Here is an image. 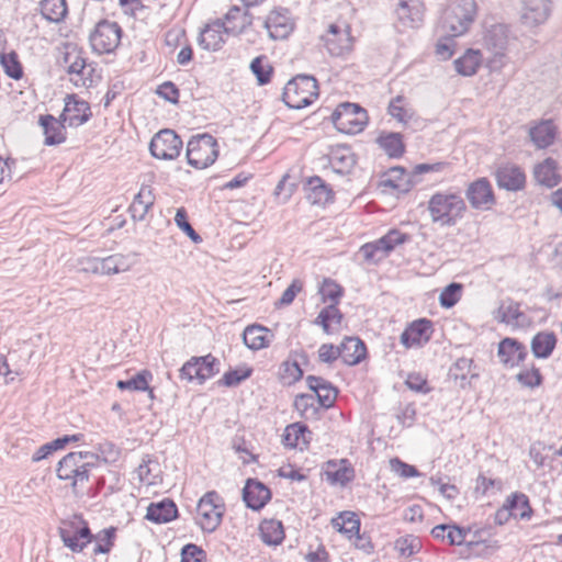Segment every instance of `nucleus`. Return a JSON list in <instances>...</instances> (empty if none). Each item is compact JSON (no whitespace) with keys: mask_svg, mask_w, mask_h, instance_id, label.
<instances>
[{"mask_svg":"<svg viewBox=\"0 0 562 562\" xmlns=\"http://www.w3.org/2000/svg\"><path fill=\"white\" fill-rule=\"evenodd\" d=\"M408 236L397 229H391L375 241L360 248V254L369 262H378L385 258L397 245L405 243Z\"/></svg>","mask_w":562,"mask_h":562,"instance_id":"11","label":"nucleus"},{"mask_svg":"<svg viewBox=\"0 0 562 562\" xmlns=\"http://www.w3.org/2000/svg\"><path fill=\"white\" fill-rule=\"evenodd\" d=\"M476 14L474 0H460L449 4L442 12L438 33L442 36L458 37L468 32Z\"/></svg>","mask_w":562,"mask_h":562,"instance_id":"2","label":"nucleus"},{"mask_svg":"<svg viewBox=\"0 0 562 562\" xmlns=\"http://www.w3.org/2000/svg\"><path fill=\"white\" fill-rule=\"evenodd\" d=\"M91 116L90 105L75 95H67L65 108L60 119L67 122L69 126H80L89 121Z\"/></svg>","mask_w":562,"mask_h":562,"instance_id":"20","label":"nucleus"},{"mask_svg":"<svg viewBox=\"0 0 562 562\" xmlns=\"http://www.w3.org/2000/svg\"><path fill=\"white\" fill-rule=\"evenodd\" d=\"M428 211L434 223L450 227L463 217L467 205L460 194L445 191L437 192L429 199Z\"/></svg>","mask_w":562,"mask_h":562,"instance_id":"3","label":"nucleus"},{"mask_svg":"<svg viewBox=\"0 0 562 562\" xmlns=\"http://www.w3.org/2000/svg\"><path fill=\"white\" fill-rule=\"evenodd\" d=\"M64 67L70 76V81L79 88L91 87L98 78L93 65L87 63L83 53L76 46L66 48Z\"/></svg>","mask_w":562,"mask_h":562,"instance_id":"7","label":"nucleus"},{"mask_svg":"<svg viewBox=\"0 0 562 562\" xmlns=\"http://www.w3.org/2000/svg\"><path fill=\"white\" fill-rule=\"evenodd\" d=\"M265 26L273 40H284L293 31L294 23L288 10H273L267 16Z\"/></svg>","mask_w":562,"mask_h":562,"instance_id":"23","label":"nucleus"},{"mask_svg":"<svg viewBox=\"0 0 562 562\" xmlns=\"http://www.w3.org/2000/svg\"><path fill=\"white\" fill-rule=\"evenodd\" d=\"M64 120H58L50 114L42 115L40 124L45 135V145H59L66 140V127Z\"/></svg>","mask_w":562,"mask_h":562,"instance_id":"28","label":"nucleus"},{"mask_svg":"<svg viewBox=\"0 0 562 562\" xmlns=\"http://www.w3.org/2000/svg\"><path fill=\"white\" fill-rule=\"evenodd\" d=\"M341 319L342 314L337 304H329L319 312L315 323L321 325L326 333H331L340 326Z\"/></svg>","mask_w":562,"mask_h":562,"instance_id":"41","label":"nucleus"},{"mask_svg":"<svg viewBox=\"0 0 562 562\" xmlns=\"http://www.w3.org/2000/svg\"><path fill=\"white\" fill-rule=\"evenodd\" d=\"M467 199L473 209H491L495 203V198L490 181L481 178L472 182L467 190Z\"/></svg>","mask_w":562,"mask_h":562,"instance_id":"18","label":"nucleus"},{"mask_svg":"<svg viewBox=\"0 0 562 562\" xmlns=\"http://www.w3.org/2000/svg\"><path fill=\"white\" fill-rule=\"evenodd\" d=\"M325 480L331 485L345 486L355 477V470L347 459H341L339 462L329 460L324 468Z\"/></svg>","mask_w":562,"mask_h":562,"instance_id":"25","label":"nucleus"},{"mask_svg":"<svg viewBox=\"0 0 562 562\" xmlns=\"http://www.w3.org/2000/svg\"><path fill=\"white\" fill-rule=\"evenodd\" d=\"M121 26L116 22L100 21L90 33V45L98 54L112 53L121 42Z\"/></svg>","mask_w":562,"mask_h":562,"instance_id":"10","label":"nucleus"},{"mask_svg":"<svg viewBox=\"0 0 562 562\" xmlns=\"http://www.w3.org/2000/svg\"><path fill=\"white\" fill-rule=\"evenodd\" d=\"M482 63V54L479 49L469 48L453 61L456 71L464 77L475 75Z\"/></svg>","mask_w":562,"mask_h":562,"instance_id":"37","label":"nucleus"},{"mask_svg":"<svg viewBox=\"0 0 562 562\" xmlns=\"http://www.w3.org/2000/svg\"><path fill=\"white\" fill-rule=\"evenodd\" d=\"M303 376V370L297 361H283L279 368V380L283 385H292Z\"/></svg>","mask_w":562,"mask_h":562,"instance_id":"49","label":"nucleus"},{"mask_svg":"<svg viewBox=\"0 0 562 562\" xmlns=\"http://www.w3.org/2000/svg\"><path fill=\"white\" fill-rule=\"evenodd\" d=\"M495 177L498 187L508 191L521 190L526 184V175L524 170L514 164L499 166L496 170Z\"/></svg>","mask_w":562,"mask_h":562,"instance_id":"24","label":"nucleus"},{"mask_svg":"<svg viewBox=\"0 0 562 562\" xmlns=\"http://www.w3.org/2000/svg\"><path fill=\"white\" fill-rule=\"evenodd\" d=\"M218 156L216 139L210 134L191 137L187 145L188 164L195 169H204L214 164Z\"/></svg>","mask_w":562,"mask_h":562,"instance_id":"8","label":"nucleus"},{"mask_svg":"<svg viewBox=\"0 0 562 562\" xmlns=\"http://www.w3.org/2000/svg\"><path fill=\"white\" fill-rule=\"evenodd\" d=\"M259 536L265 544L277 547L283 542L285 537L283 524L274 518L263 519L259 524Z\"/></svg>","mask_w":562,"mask_h":562,"instance_id":"33","label":"nucleus"},{"mask_svg":"<svg viewBox=\"0 0 562 562\" xmlns=\"http://www.w3.org/2000/svg\"><path fill=\"white\" fill-rule=\"evenodd\" d=\"M99 462V454L90 451L69 452L64 456L56 468L59 480L69 482L72 493L82 494L85 484L89 481L90 472Z\"/></svg>","mask_w":562,"mask_h":562,"instance_id":"1","label":"nucleus"},{"mask_svg":"<svg viewBox=\"0 0 562 562\" xmlns=\"http://www.w3.org/2000/svg\"><path fill=\"white\" fill-rule=\"evenodd\" d=\"M368 353H319V358L323 362L333 363L338 359L347 366H356L364 361Z\"/></svg>","mask_w":562,"mask_h":562,"instance_id":"56","label":"nucleus"},{"mask_svg":"<svg viewBox=\"0 0 562 562\" xmlns=\"http://www.w3.org/2000/svg\"><path fill=\"white\" fill-rule=\"evenodd\" d=\"M250 69L259 85H266L270 81L272 67L268 63H265V57H256L250 64Z\"/></svg>","mask_w":562,"mask_h":562,"instance_id":"58","label":"nucleus"},{"mask_svg":"<svg viewBox=\"0 0 562 562\" xmlns=\"http://www.w3.org/2000/svg\"><path fill=\"white\" fill-rule=\"evenodd\" d=\"M535 180L547 188H553L561 181L558 172V162L553 158H546L533 168Z\"/></svg>","mask_w":562,"mask_h":562,"instance_id":"29","label":"nucleus"},{"mask_svg":"<svg viewBox=\"0 0 562 562\" xmlns=\"http://www.w3.org/2000/svg\"><path fill=\"white\" fill-rule=\"evenodd\" d=\"M243 31V25H226L222 20H216L207 24L199 36V44L207 50H217L225 42L224 36L228 34H238Z\"/></svg>","mask_w":562,"mask_h":562,"instance_id":"14","label":"nucleus"},{"mask_svg":"<svg viewBox=\"0 0 562 562\" xmlns=\"http://www.w3.org/2000/svg\"><path fill=\"white\" fill-rule=\"evenodd\" d=\"M1 61L7 75L13 79H20L23 75L22 66L15 56H1Z\"/></svg>","mask_w":562,"mask_h":562,"instance_id":"64","label":"nucleus"},{"mask_svg":"<svg viewBox=\"0 0 562 562\" xmlns=\"http://www.w3.org/2000/svg\"><path fill=\"white\" fill-rule=\"evenodd\" d=\"M389 113L392 117L396 119L401 123H407L408 120H411L414 115L412 108L401 95L396 97L390 102Z\"/></svg>","mask_w":562,"mask_h":562,"instance_id":"51","label":"nucleus"},{"mask_svg":"<svg viewBox=\"0 0 562 562\" xmlns=\"http://www.w3.org/2000/svg\"><path fill=\"white\" fill-rule=\"evenodd\" d=\"M488 50L506 49L508 44V27L503 23H494L485 26L483 37Z\"/></svg>","mask_w":562,"mask_h":562,"instance_id":"34","label":"nucleus"},{"mask_svg":"<svg viewBox=\"0 0 562 562\" xmlns=\"http://www.w3.org/2000/svg\"><path fill=\"white\" fill-rule=\"evenodd\" d=\"M392 470L403 479L415 477L419 475L416 467L411 465L398 458L390 461Z\"/></svg>","mask_w":562,"mask_h":562,"instance_id":"62","label":"nucleus"},{"mask_svg":"<svg viewBox=\"0 0 562 562\" xmlns=\"http://www.w3.org/2000/svg\"><path fill=\"white\" fill-rule=\"evenodd\" d=\"M225 503L216 491L206 492L198 502L195 524L203 532L212 533L222 524Z\"/></svg>","mask_w":562,"mask_h":562,"instance_id":"5","label":"nucleus"},{"mask_svg":"<svg viewBox=\"0 0 562 562\" xmlns=\"http://www.w3.org/2000/svg\"><path fill=\"white\" fill-rule=\"evenodd\" d=\"M557 338L553 333L542 331L537 334L531 341V351H553Z\"/></svg>","mask_w":562,"mask_h":562,"instance_id":"57","label":"nucleus"},{"mask_svg":"<svg viewBox=\"0 0 562 562\" xmlns=\"http://www.w3.org/2000/svg\"><path fill=\"white\" fill-rule=\"evenodd\" d=\"M376 142L390 157L397 158L404 153V144L398 133H382Z\"/></svg>","mask_w":562,"mask_h":562,"instance_id":"46","label":"nucleus"},{"mask_svg":"<svg viewBox=\"0 0 562 562\" xmlns=\"http://www.w3.org/2000/svg\"><path fill=\"white\" fill-rule=\"evenodd\" d=\"M182 149V140L175 131L165 128L154 135L149 144L151 155L157 159L173 160Z\"/></svg>","mask_w":562,"mask_h":562,"instance_id":"12","label":"nucleus"},{"mask_svg":"<svg viewBox=\"0 0 562 562\" xmlns=\"http://www.w3.org/2000/svg\"><path fill=\"white\" fill-rule=\"evenodd\" d=\"M323 302H329V304H338L341 295L342 288L331 279H325L319 288Z\"/></svg>","mask_w":562,"mask_h":562,"instance_id":"54","label":"nucleus"},{"mask_svg":"<svg viewBox=\"0 0 562 562\" xmlns=\"http://www.w3.org/2000/svg\"><path fill=\"white\" fill-rule=\"evenodd\" d=\"M180 562H206V552L195 543H187L182 547Z\"/></svg>","mask_w":562,"mask_h":562,"instance_id":"59","label":"nucleus"},{"mask_svg":"<svg viewBox=\"0 0 562 562\" xmlns=\"http://www.w3.org/2000/svg\"><path fill=\"white\" fill-rule=\"evenodd\" d=\"M178 516V507L170 498L150 503L145 518L154 524H167Z\"/></svg>","mask_w":562,"mask_h":562,"instance_id":"27","label":"nucleus"},{"mask_svg":"<svg viewBox=\"0 0 562 562\" xmlns=\"http://www.w3.org/2000/svg\"><path fill=\"white\" fill-rule=\"evenodd\" d=\"M306 435H311L308 427L302 423H294L285 427L283 442L288 447L295 448L300 438L306 440Z\"/></svg>","mask_w":562,"mask_h":562,"instance_id":"50","label":"nucleus"},{"mask_svg":"<svg viewBox=\"0 0 562 562\" xmlns=\"http://www.w3.org/2000/svg\"><path fill=\"white\" fill-rule=\"evenodd\" d=\"M217 366L218 362L212 353L192 357L180 369V376L188 381L198 380L200 383H203L218 372Z\"/></svg>","mask_w":562,"mask_h":562,"instance_id":"13","label":"nucleus"},{"mask_svg":"<svg viewBox=\"0 0 562 562\" xmlns=\"http://www.w3.org/2000/svg\"><path fill=\"white\" fill-rule=\"evenodd\" d=\"M395 548L400 554L405 558H411L422 549V541L418 537L408 535L401 537L395 542Z\"/></svg>","mask_w":562,"mask_h":562,"instance_id":"53","label":"nucleus"},{"mask_svg":"<svg viewBox=\"0 0 562 562\" xmlns=\"http://www.w3.org/2000/svg\"><path fill=\"white\" fill-rule=\"evenodd\" d=\"M324 42L331 56L340 57L349 54L353 46L350 26L347 24H331L324 35Z\"/></svg>","mask_w":562,"mask_h":562,"instance_id":"15","label":"nucleus"},{"mask_svg":"<svg viewBox=\"0 0 562 562\" xmlns=\"http://www.w3.org/2000/svg\"><path fill=\"white\" fill-rule=\"evenodd\" d=\"M270 488L257 479H248L243 488V501L245 505L258 512L262 509L271 499Z\"/></svg>","mask_w":562,"mask_h":562,"instance_id":"17","label":"nucleus"},{"mask_svg":"<svg viewBox=\"0 0 562 562\" xmlns=\"http://www.w3.org/2000/svg\"><path fill=\"white\" fill-rule=\"evenodd\" d=\"M331 525L339 532L347 535L349 538L360 532V519L352 512H342L331 519Z\"/></svg>","mask_w":562,"mask_h":562,"instance_id":"39","label":"nucleus"},{"mask_svg":"<svg viewBox=\"0 0 562 562\" xmlns=\"http://www.w3.org/2000/svg\"><path fill=\"white\" fill-rule=\"evenodd\" d=\"M115 536H116L115 527H109V528L101 530L98 535L94 536V540H97L98 543L93 548V553L95 555L97 554H108L114 547Z\"/></svg>","mask_w":562,"mask_h":562,"instance_id":"52","label":"nucleus"},{"mask_svg":"<svg viewBox=\"0 0 562 562\" xmlns=\"http://www.w3.org/2000/svg\"><path fill=\"white\" fill-rule=\"evenodd\" d=\"M273 338V334L261 325L247 326L243 334L245 345L256 351L267 348Z\"/></svg>","mask_w":562,"mask_h":562,"instance_id":"32","label":"nucleus"},{"mask_svg":"<svg viewBox=\"0 0 562 562\" xmlns=\"http://www.w3.org/2000/svg\"><path fill=\"white\" fill-rule=\"evenodd\" d=\"M153 380V373L147 370H140L135 375L130 378L128 380H119L116 382V387L124 391H137L143 392L145 390H148V383Z\"/></svg>","mask_w":562,"mask_h":562,"instance_id":"45","label":"nucleus"},{"mask_svg":"<svg viewBox=\"0 0 562 562\" xmlns=\"http://www.w3.org/2000/svg\"><path fill=\"white\" fill-rule=\"evenodd\" d=\"M41 12L47 21L58 23L67 14L66 0H42Z\"/></svg>","mask_w":562,"mask_h":562,"instance_id":"44","label":"nucleus"},{"mask_svg":"<svg viewBox=\"0 0 562 562\" xmlns=\"http://www.w3.org/2000/svg\"><path fill=\"white\" fill-rule=\"evenodd\" d=\"M293 405L302 418L306 420H316L318 418L321 406H318L314 394L303 393L296 395Z\"/></svg>","mask_w":562,"mask_h":562,"instance_id":"38","label":"nucleus"},{"mask_svg":"<svg viewBox=\"0 0 562 562\" xmlns=\"http://www.w3.org/2000/svg\"><path fill=\"white\" fill-rule=\"evenodd\" d=\"M550 12V0H524L520 19L527 26H537L548 20Z\"/></svg>","mask_w":562,"mask_h":562,"instance_id":"21","label":"nucleus"},{"mask_svg":"<svg viewBox=\"0 0 562 562\" xmlns=\"http://www.w3.org/2000/svg\"><path fill=\"white\" fill-rule=\"evenodd\" d=\"M318 97V86L314 77L299 75L291 79L283 89L282 99L292 109H303Z\"/></svg>","mask_w":562,"mask_h":562,"instance_id":"6","label":"nucleus"},{"mask_svg":"<svg viewBox=\"0 0 562 562\" xmlns=\"http://www.w3.org/2000/svg\"><path fill=\"white\" fill-rule=\"evenodd\" d=\"M449 376L454 380H461V386L464 387V381L470 378H477L476 367L473 366L471 358H459L449 370Z\"/></svg>","mask_w":562,"mask_h":562,"instance_id":"43","label":"nucleus"},{"mask_svg":"<svg viewBox=\"0 0 562 562\" xmlns=\"http://www.w3.org/2000/svg\"><path fill=\"white\" fill-rule=\"evenodd\" d=\"M508 507L512 508L513 515L519 516L520 519H530L532 516V508L529 498L524 493H513L507 497Z\"/></svg>","mask_w":562,"mask_h":562,"instance_id":"48","label":"nucleus"},{"mask_svg":"<svg viewBox=\"0 0 562 562\" xmlns=\"http://www.w3.org/2000/svg\"><path fill=\"white\" fill-rule=\"evenodd\" d=\"M58 535L64 547L72 553L82 552L94 540V535L81 514H72L61 519L58 526Z\"/></svg>","mask_w":562,"mask_h":562,"instance_id":"4","label":"nucleus"},{"mask_svg":"<svg viewBox=\"0 0 562 562\" xmlns=\"http://www.w3.org/2000/svg\"><path fill=\"white\" fill-rule=\"evenodd\" d=\"M254 369L247 364L228 369L217 381V384L226 387H236L252 375Z\"/></svg>","mask_w":562,"mask_h":562,"instance_id":"42","label":"nucleus"},{"mask_svg":"<svg viewBox=\"0 0 562 562\" xmlns=\"http://www.w3.org/2000/svg\"><path fill=\"white\" fill-rule=\"evenodd\" d=\"M175 222L177 226L182 229L187 235L194 241L201 243V236L193 229L191 224L187 220V212L183 207H180L176 212Z\"/></svg>","mask_w":562,"mask_h":562,"instance_id":"60","label":"nucleus"},{"mask_svg":"<svg viewBox=\"0 0 562 562\" xmlns=\"http://www.w3.org/2000/svg\"><path fill=\"white\" fill-rule=\"evenodd\" d=\"M97 454H99V461L104 462L116 461L120 456V449L111 441L99 442L95 447Z\"/></svg>","mask_w":562,"mask_h":562,"instance_id":"61","label":"nucleus"},{"mask_svg":"<svg viewBox=\"0 0 562 562\" xmlns=\"http://www.w3.org/2000/svg\"><path fill=\"white\" fill-rule=\"evenodd\" d=\"M134 262L131 256L123 254H114L100 258L101 276H111L128 271Z\"/></svg>","mask_w":562,"mask_h":562,"instance_id":"36","label":"nucleus"},{"mask_svg":"<svg viewBox=\"0 0 562 562\" xmlns=\"http://www.w3.org/2000/svg\"><path fill=\"white\" fill-rule=\"evenodd\" d=\"M495 319L516 328H524L530 325L529 317L520 311L515 302H504L495 312Z\"/></svg>","mask_w":562,"mask_h":562,"instance_id":"26","label":"nucleus"},{"mask_svg":"<svg viewBox=\"0 0 562 562\" xmlns=\"http://www.w3.org/2000/svg\"><path fill=\"white\" fill-rule=\"evenodd\" d=\"M329 159L336 171L340 173L349 171L356 162L355 156L348 147H337L330 153Z\"/></svg>","mask_w":562,"mask_h":562,"instance_id":"47","label":"nucleus"},{"mask_svg":"<svg viewBox=\"0 0 562 562\" xmlns=\"http://www.w3.org/2000/svg\"><path fill=\"white\" fill-rule=\"evenodd\" d=\"M306 199L312 204H326L333 198V192L319 177H311L304 184Z\"/></svg>","mask_w":562,"mask_h":562,"instance_id":"31","label":"nucleus"},{"mask_svg":"<svg viewBox=\"0 0 562 562\" xmlns=\"http://www.w3.org/2000/svg\"><path fill=\"white\" fill-rule=\"evenodd\" d=\"M336 128L346 134H357L367 125V111L355 103H341L331 114Z\"/></svg>","mask_w":562,"mask_h":562,"instance_id":"9","label":"nucleus"},{"mask_svg":"<svg viewBox=\"0 0 562 562\" xmlns=\"http://www.w3.org/2000/svg\"><path fill=\"white\" fill-rule=\"evenodd\" d=\"M305 381L318 406L327 409L335 404L338 391L330 382L316 375H307Z\"/></svg>","mask_w":562,"mask_h":562,"instance_id":"22","label":"nucleus"},{"mask_svg":"<svg viewBox=\"0 0 562 562\" xmlns=\"http://www.w3.org/2000/svg\"><path fill=\"white\" fill-rule=\"evenodd\" d=\"M396 16L403 27H418L423 21V11L414 1H400Z\"/></svg>","mask_w":562,"mask_h":562,"instance_id":"35","label":"nucleus"},{"mask_svg":"<svg viewBox=\"0 0 562 562\" xmlns=\"http://www.w3.org/2000/svg\"><path fill=\"white\" fill-rule=\"evenodd\" d=\"M137 476L142 483L147 485H155L159 480L160 468L158 461L154 460L149 454H146L142 459V463L138 465Z\"/></svg>","mask_w":562,"mask_h":562,"instance_id":"40","label":"nucleus"},{"mask_svg":"<svg viewBox=\"0 0 562 562\" xmlns=\"http://www.w3.org/2000/svg\"><path fill=\"white\" fill-rule=\"evenodd\" d=\"M165 43L170 48L183 45L187 43L186 31L181 27H172L168 30L165 34Z\"/></svg>","mask_w":562,"mask_h":562,"instance_id":"63","label":"nucleus"},{"mask_svg":"<svg viewBox=\"0 0 562 562\" xmlns=\"http://www.w3.org/2000/svg\"><path fill=\"white\" fill-rule=\"evenodd\" d=\"M558 134V127L550 119L535 121L529 124L528 135L538 149H544L553 144Z\"/></svg>","mask_w":562,"mask_h":562,"instance_id":"19","label":"nucleus"},{"mask_svg":"<svg viewBox=\"0 0 562 562\" xmlns=\"http://www.w3.org/2000/svg\"><path fill=\"white\" fill-rule=\"evenodd\" d=\"M154 203L155 196L151 188L149 186H142L130 206L132 218L135 221L145 220Z\"/></svg>","mask_w":562,"mask_h":562,"instance_id":"30","label":"nucleus"},{"mask_svg":"<svg viewBox=\"0 0 562 562\" xmlns=\"http://www.w3.org/2000/svg\"><path fill=\"white\" fill-rule=\"evenodd\" d=\"M462 294V285L460 283H450L447 285L439 295V302L442 307L450 308L454 306Z\"/></svg>","mask_w":562,"mask_h":562,"instance_id":"55","label":"nucleus"},{"mask_svg":"<svg viewBox=\"0 0 562 562\" xmlns=\"http://www.w3.org/2000/svg\"><path fill=\"white\" fill-rule=\"evenodd\" d=\"M434 333L432 322L419 318L411 323L401 335L405 348H423Z\"/></svg>","mask_w":562,"mask_h":562,"instance_id":"16","label":"nucleus"}]
</instances>
